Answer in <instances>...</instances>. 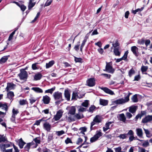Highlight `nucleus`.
Here are the masks:
<instances>
[{
    "label": "nucleus",
    "instance_id": "f704fd0d",
    "mask_svg": "<svg viewBox=\"0 0 152 152\" xmlns=\"http://www.w3.org/2000/svg\"><path fill=\"white\" fill-rule=\"evenodd\" d=\"M56 88L54 87L50 89L46 90L45 91V93H49L50 94H52L53 91L55 90Z\"/></svg>",
    "mask_w": 152,
    "mask_h": 152
},
{
    "label": "nucleus",
    "instance_id": "0eeeda50",
    "mask_svg": "<svg viewBox=\"0 0 152 152\" xmlns=\"http://www.w3.org/2000/svg\"><path fill=\"white\" fill-rule=\"evenodd\" d=\"M8 104L6 102H0V108L3 110L5 111L6 113L9 109V106L8 105Z\"/></svg>",
    "mask_w": 152,
    "mask_h": 152
},
{
    "label": "nucleus",
    "instance_id": "c9c22d12",
    "mask_svg": "<svg viewBox=\"0 0 152 152\" xmlns=\"http://www.w3.org/2000/svg\"><path fill=\"white\" fill-rule=\"evenodd\" d=\"M39 63H36L34 64H33L32 65V68L33 70H36L38 69L39 68L38 66V64Z\"/></svg>",
    "mask_w": 152,
    "mask_h": 152
},
{
    "label": "nucleus",
    "instance_id": "69168bd1",
    "mask_svg": "<svg viewBox=\"0 0 152 152\" xmlns=\"http://www.w3.org/2000/svg\"><path fill=\"white\" fill-rule=\"evenodd\" d=\"M23 11H24L26 8V7L23 5H20V6L19 7Z\"/></svg>",
    "mask_w": 152,
    "mask_h": 152
},
{
    "label": "nucleus",
    "instance_id": "5701e85b",
    "mask_svg": "<svg viewBox=\"0 0 152 152\" xmlns=\"http://www.w3.org/2000/svg\"><path fill=\"white\" fill-rule=\"evenodd\" d=\"M26 143L23 140L22 138L20 139L19 140L18 145L20 148H22Z\"/></svg>",
    "mask_w": 152,
    "mask_h": 152
},
{
    "label": "nucleus",
    "instance_id": "ea45409f",
    "mask_svg": "<svg viewBox=\"0 0 152 152\" xmlns=\"http://www.w3.org/2000/svg\"><path fill=\"white\" fill-rule=\"evenodd\" d=\"M143 130L147 137H149L151 136V133L150 131L148 129H146L143 128Z\"/></svg>",
    "mask_w": 152,
    "mask_h": 152
},
{
    "label": "nucleus",
    "instance_id": "4d7b16f0",
    "mask_svg": "<svg viewBox=\"0 0 152 152\" xmlns=\"http://www.w3.org/2000/svg\"><path fill=\"white\" fill-rule=\"evenodd\" d=\"M34 140L36 143L39 144L40 142V140L39 137L35 138Z\"/></svg>",
    "mask_w": 152,
    "mask_h": 152
},
{
    "label": "nucleus",
    "instance_id": "e433bc0d",
    "mask_svg": "<svg viewBox=\"0 0 152 152\" xmlns=\"http://www.w3.org/2000/svg\"><path fill=\"white\" fill-rule=\"evenodd\" d=\"M128 134H127V133L122 134L120 135L118 137L120 138L124 139L128 137Z\"/></svg>",
    "mask_w": 152,
    "mask_h": 152
},
{
    "label": "nucleus",
    "instance_id": "f3484780",
    "mask_svg": "<svg viewBox=\"0 0 152 152\" xmlns=\"http://www.w3.org/2000/svg\"><path fill=\"white\" fill-rule=\"evenodd\" d=\"M64 95L66 100L69 101L70 100V93L68 90H65L64 91Z\"/></svg>",
    "mask_w": 152,
    "mask_h": 152
},
{
    "label": "nucleus",
    "instance_id": "423d86ee",
    "mask_svg": "<svg viewBox=\"0 0 152 152\" xmlns=\"http://www.w3.org/2000/svg\"><path fill=\"white\" fill-rule=\"evenodd\" d=\"M127 134L129 135V140L130 142H132L133 140H135L136 139L139 141H142V140H141L138 138L135 139V137H134V132L133 131L130 130H129L128 132L127 133Z\"/></svg>",
    "mask_w": 152,
    "mask_h": 152
},
{
    "label": "nucleus",
    "instance_id": "49530a36",
    "mask_svg": "<svg viewBox=\"0 0 152 152\" xmlns=\"http://www.w3.org/2000/svg\"><path fill=\"white\" fill-rule=\"evenodd\" d=\"M96 107L94 105H91L89 108L88 111L90 112L93 113L95 110Z\"/></svg>",
    "mask_w": 152,
    "mask_h": 152
},
{
    "label": "nucleus",
    "instance_id": "a18cd8bd",
    "mask_svg": "<svg viewBox=\"0 0 152 152\" xmlns=\"http://www.w3.org/2000/svg\"><path fill=\"white\" fill-rule=\"evenodd\" d=\"M19 113L18 110L13 108L12 110V115L15 116V115Z\"/></svg>",
    "mask_w": 152,
    "mask_h": 152
},
{
    "label": "nucleus",
    "instance_id": "39448f33",
    "mask_svg": "<svg viewBox=\"0 0 152 152\" xmlns=\"http://www.w3.org/2000/svg\"><path fill=\"white\" fill-rule=\"evenodd\" d=\"M104 70L111 74H113L115 71V69L113 68L110 63H106L105 69Z\"/></svg>",
    "mask_w": 152,
    "mask_h": 152
},
{
    "label": "nucleus",
    "instance_id": "603ef678",
    "mask_svg": "<svg viewBox=\"0 0 152 152\" xmlns=\"http://www.w3.org/2000/svg\"><path fill=\"white\" fill-rule=\"evenodd\" d=\"M88 101L86 100L82 103V105L84 107H87L88 106Z\"/></svg>",
    "mask_w": 152,
    "mask_h": 152
},
{
    "label": "nucleus",
    "instance_id": "2eb2a0df",
    "mask_svg": "<svg viewBox=\"0 0 152 152\" xmlns=\"http://www.w3.org/2000/svg\"><path fill=\"white\" fill-rule=\"evenodd\" d=\"M112 123L111 122H109L105 124L103 128V131L105 132L108 129H110L113 126V125H111L110 127V125Z\"/></svg>",
    "mask_w": 152,
    "mask_h": 152
},
{
    "label": "nucleus",
    "instance_id": "7c9ffc66",
    "mask_svg": "<svg viewBox=\"0 0 152 152\" xmlns=\"http://www.w3.org/2000/svg\"><path fill=\"white\" fill-rule=\"evenodd\" d=\"M34 143L33 142L28 143L26 145L25 147L24 148L26 151H28L30 148V146L33 145Z\"/></svg>",
    "mask_w": 152,
    "mask_h": 152
},
{
    "label": "nucleus",
    "instance_id": "680f3d73",
    "mask_svg": "<svg viewBox=\"0 0 152 152\" xmlns=\"http://www.w3.org/2000/svg\"><path fill=\"white\" fill-rule=\"evenodd\" d=\"M96 123H97L96 122V121H94V120L93 119V121H92L91 123V126L90 127L91 130L94 129L93 128V126Z\"/></svg>",
    "mask_w": 152,
    "mask_h": 152
},
{
    "label": "nucleus",
    "instance_id": "e2e57ef3",
    "mask_svg": "<svg viewBox=\"0 0 152 152\" xmlns=\"http://www.w3.org/2000/svg\"><path fill=\"white\" fill-rule=\"evenodd\" d=\"M151 41L149 39H147L145 40V44L146 47H147L148 45L150 43Z\"/></svg>",
    "mask_w": 152,
    "mask_h": 152
},
{
    "label": "nucleus",
    "instance_id": "052dcab7",
    "mask_svg": "<svg viewBox=\"0 0 152 152\" xmlns=\"http://www.w3.org/2000/svg\"><path fill=\"white\" fill-rule=\"evenodd\" d=\"M138 42L141 45H143L145 42V40L142 39L140 40H138Z\"/></svg>",
    "mask_w": 152,
    "mask_h": 152
},
{
    "label": "nucleus",
    "instance_id": "bf43d9fd",
    "mask_svg": "<svg viewBox=\"0 0 152 152\" xmlns=\"http://www.w3.org/2000/svg\"><path fill=\"white\" fill-rule=\"evenodd\" d=\"M29 100L30 101V103L32 104L36 102L37 99L33 97H31L29 99Z\"/></svg>",
    "mask_w": 152,
    "mask_h": 152
},
{
    "label": "nucleus",
    "instance_id": "a878e982",
    "mask_svg": "<svg viewBox=\"0 0 152 152\" xmlns=\"http://www.w3.org/2000/svg\"><path fill=\"white\" fill-rule=\"evenodd\" d=\"M42 77V75L39 73L36 74L34 77V80H39Z\"/></svg>",
    "mask_w": 152,
    "mask_h": 152
},
{
    "label": "nucleus",
    "instance_id": "3c124183",
    "mask_svg": "<svg viewBox=\"0 0 152 152\" xmlns=\"http://www.w3.org/2000/svg\"><path fill=\"white\" fill-rule=\"evenodd\" d=\"M52 1V0H48L45 4V7L48 6L50 5Z\"/></svg>",
    "mask_w": 152,
    "mask_h": 152
},
{
    "label": "nucleus",
    "instance_id": "c03bdc74",
    "mask_svg": "<svg viewBox=\"0 0 152 152\" xmlns=\"http://www.w3.org/2000/svg\"><path fill=\"white\" fill-rule=\"evenodd\" d=\"M135 71L133 68L131 69L129 72V75L131 77L132 75L134 74Z\"/></svg>",
    "mask_w": 152,
    "mask_h": 152
},
{
    "label": "nucleus",
    "instance_id": "9b49d317",
    "mask_svg": "<svg viewBox=\"0 0 152 152\" xmlns=\"http://www.w3.org/2000/svg\"><path fill=\"white\" fill-rule=\"evenodd\" d=\"M50 100V98L47 95H45L42 97V101L45 104H48Z\"/></svg>",
    "mask_w": 152,
    "mask_h": 152
},
{
    "label": "nucleus",
    "instance_id": "09e8293b",
    "mask_svg": "<svg viewBox=\"0 0 152 152\" xmlns=\"http://www.w3.org/2000/svg\"><path fill=\"white\" fill-rule=\"evenodd\" d=\"M56 134L58 136H60L62 134L65 133V132L63 130H61V131H56Z\"/></svg>",
    "mask_w": 152,
    "mask_h": 152
},
{
    "label": "nucleus",
    "instance_id": "72a5a7b5",
    "mask_svg": "<svg viewBox=\"0 0 152 152\" xmlns=\"http://www.w3.org/2000/svg\"><path fill=\"white\" fill-rule=\"evenodd\" d=\"M114 53L115 55L116 56H120L121 53L119 51L118 49V48H115L113 50Z\"/></svg>",
    "mask_w": 152,
    "mask_h": 152
},
{
    "label": "nucleus",
    "instance_id": "aec40b11",
    "mask_svg": "<svg viewBox=\"0 0 152 152\" xmlns=\"http://www.w3.org/2000/svg\"><path fill=\"white\" fill-rule=\"evenodd\" d=\"M119 119L124 123H126V118L124 113H122L119 115Z\"/></svg>",
    "mask_w": 152,
    "mask_h": 152
},
{
    "label": "nucleus",
    "instance_id": "20e7f679",
    "mask_svg": "<svg viewBox=\"0 0 152 152\" xmlns=\"http://www.w3.org/2000/svg\"><path fill=\"white\" fill-rule=\"evenodd\" d=\"M18 76L21 80H26L28 77V73L24 70L21 69Z\"/></svg>",
    "mask_w": 152,
    "mask_h": 152
},
{
    "label": "nucleus",
    "instance_id": "ddd939ff",
    "mask_svg": "<svg viewBox=\"0 0 152 152\" xmlns=\"http://www.w3.org/2000/svg\"><path fill=\"white\" fill-rule=\"evenodd\" d=\"M101 89L105 93L111 95H113L114 94V92L113 91L106 87L101 88Z\"/></svg>",
    "mask_w": 152,
    "mask_h": 152
},
{
    "label": "nucleus",
    "instance_id": "de8ad7c7",
    "mask_svg": "<svg viewBox=\"0 0 152 152\" xmlns=\"http://www.w3.org/2000/svg\"><path fill=\"white\" fill-rule=\"evenodd\" d=\"M19 102L20 104L21 105H25L27 104V101L25 99H22L20 100Z\"/></svg>",
    "mask_w": 152,
    "mask_h": 152
},
{
    "label": "nucleus",
    "instance_id": "6e6d98bb",
    "mask_svg": "<svg viewBox=\"0 0 152 152\" xmlns=\"http://www.w3.org/2000/svg\"><path fill=\"white\" fill-rule=\"evenodd\" d=\"M142 145L144 147H147L149 145V143L147 141H145L142 144Z\"/></svg>",
    "mask_w": 152,
    "mask_h": 152
},
{
    "label": "nucleus",
    "instance_id": "6e6552de",
    "mask_svg": "<svg viewBox=\"0 0 152 152\" xmlns=\"http://www.w3.org/2000/svg\"><path fill=\"white\" fill-rule=\"evenodd\" d=\"M151 122H152V115H148L142 119L141 123H142L145 124Z\"/></svg>",
    "mask_w": 152,
    "mask_h": 152
},
{
    "label": "nucleus",
    "instance_id": "a19ab883",
    "mask_svg": "<svg viewBox=\"0 0 152 152\" xmlns=\"http://www.w3.org/2000/svg\"><path fill=\"white\" fill-rule=\"evenodd\" d=\"M132 101L134 102H136L138 101V99L137 97V94H135L133 96L132 98Z\"/></svg>",
    "mask_w": 152,
    "mask_h": 152
},
{
    "label": "nucleus",
    "instance_id": "774afa93",
    "mask_svg": "<svg viewBox=\"0 0 152 152\" xmlns=\"http://www.w3.org/2000/svg\"><path fill=\"white\" fill-rule=\"evenodd\" d=\"M138 152H146V150L142 148L139 147Z\"/></svg>",
    "mask_w": 152,
    "mask_h": 152
},
{
    "label": "nucleus",
    "instance_id": "0e129e2a",
    "mask_svg": "<svg viewBox=\"0 0 152 152\" xmlns=\"http://www.w3.org/2000/svg\"><path fill=\"white\" fill-rule=\"evenodd\" d=\"M40 15V13L39 12L37 13L36 15V16L34 20L32 21V22L33 23V22H35L36 20L38 18V17H39Z\"/></svg>",
    "mask_w": 152,
    "mask_h": 152
},
{
    "label": "nucleus",
    "instance_id": "b1692460",
    "mask_svg": "<svg viewBox=\"0 0 152 152\" xmlns=\"http://www.w3.org/2000/svg\"><path fill=\"white\" fill-rule=\"evenodd\" d=\"M7 97L10 100L12 99L11 102L12 100V98L14 96V93L12 91H10L7 93Z\"/></svg>",
    "mask_w": 152,
    "mask_h": 152
},
{
    "label": "nucleus",
    "instance_id": "1a4fd4ad",
    "mask_svg": "<svg viewBox=\"0 0 152 152\" xmlns=\"http://www.w3.org/2000/svg\"><path fill=\"white\" fill-rule=\"evenodd\" d=\"M63 113V111L62 110H59L57 112L56 115L54 116L53 119L56 121L59 120L61 117Z\"/></svg>",
    "mask_w": 152,
    "mask_h": 152
},
{
    "label": "nucleus",
    "instance_id": "58836bf2",
    "mask_svg": "<svg viewBox=\"0 0 152 152\" xmlns=\"http://www.w3.org/2000/svg\"><path fill=\"white\" fill-rule=\"evenodd\" d=\"M112 45L113 47L116 48V47L119 45V44L118 40H116L115 41H113V42Z\"/></svg>",
    "mask_w": 152,
    "mask_h": 152
},
{
    "label": "nucleus",
    "instance_id": "4c0bfd02",
    "mask_svg": "<svg viewBox=\"0 0 152 152\" xmlns=\"http://www.w3.org/2000/svg\"><path fill=\"white\" fill-rule=\"evenodd\" d=\"M148 69V67L147 66H142L141 68V71L142 73L146 72Z\"/></svg>",
    "mask_w": 152,
    "mask_h": 152
},
{
    "label": "nucleus",
    "instance_id": "7ed1b4c3",
    "mask_svg": "<svg viewBox=\"0 0 152 152\" xmlns=\"http://www.w3.org/2000/svg\"><path fill=\"white\" fill-rule=\"evenodd\" d=\"M102 135V133L101 130L97 131L96 134L90 139V142H94L96 141Z\"/></svg>",
    "mask_w": 152,
    "mask_h": 152
},
{
    "label": "nucleus",
    "instance_id": "79ce46f5",
    "mask_svg": "<svg viewBox=\"0 0 152 152\" xmlns=\"http://www.w3.org/2000/svg\"><path fill=\"white\" fill-rule=\"evenodd\" d=\"M74 116L75 117L78 119H80L84 117L83 114L81 115L79 114H76Z\"/></svg>",
    "mask_w": 152,
    "mask_h": 152
},
{
    "label": "nucleus",
    "instance_id": "9d476101",
    "mask_svg": "<svg viewBox=\"0 0 152 152\" xmlns=\"http://www.w3.org/2000/svg\"><path fill=\"white\" fill-rule=\"evenodd\" d=\"M95 80L94 78H91L89 79L87 81V83L88 85L89 86H94L95 84Z\"/></svg>",
    "mask_w": 152,
    "mask_h": 152
},
{
    "label": "nucleus",
    "instance_id": "bb28decb",
    "mask_svg": "<svg viewBox=\"0 0 152 152\" xmlns=\"http://www.w3.org/2000/svg\"><path fill=\"white\" fill-rule=\"evenodd\" d=\"M137 107L136 106H132L130 107L129 109V111L130 112L133 113L136 111Z\"/></svg>",
    "mask_w": 152,
    "mask_h": 152
},
{
    "label": "nucleus",
    "instance_id": "5fc2aeb1",
    "mask_svg": "<svg viewBox=\"0 0 152 152\" xmlns=\"http://www.w3.org/2000/svg\"><path fill=\"white\" fill-rule=\"evenodd\" d=\"M65 142L66 144H68L69 143H72L71 140L69 137L67 138L65 140Z\"/></svg>",
    "mask_w": 152,
    "mask_h": 152
},
{
    "label": "nucleus",
    "instance_id": "4468645a",
    "mask_svg": "<svg viewBox=\"0 0 152 152\" xmlns=\"http://www.w3.org/2000/svg\"><path fill=\"white\" fill-rule=\"evenodd\" d=\"M137 135L140 137L142 138L143 137V132L141 128H137L136 130Z\"/></svg>",
    "mask_w": 152,
    "mask_h": 152
},
{
    "label": "nucleus",
    "instance_id": "dca6fc26",
    "mask_svg": "<svg viewBox=\"0 0 152 152\" xmlns=\"http://www.w3.org/2000/svg\"><path fill=\"white\" fill-rule=\"evenodd\" d=\"M15 85L12 83H8L7 84V86L5 89L7 91L14 89Z\"/></svg>",
    "mask_w": 152,
    "mask_h": 152
},
{
    "label": "nucleus",
    "instance_id": "f8f14e48",
    "mask_svg": "<svg viewBox=\"0 0 152 152\" xmlns=\"http://www.w3.org/2000/svg\"><path fill=\"white\" fill-rule=\"evenodd\" d=\"M131 50L133 54L136 56H138L139 55L138 52V48L136 46H133L131 48Z\"/></svg>",
    "mask_w": 152,
    "mask_h": 152
},
{
    "label": "nucleus",
    "instance_id": "f03ea898",
    "mask_svg": "<svg viewBox=\"0 0 152 152\" xmlns=\"http://www.w3.org/2000/svg\"><path fill=\"white\" fill-rule=\"evenodd\" d=\"M132 93L129 92L124 99L121 98L116 100L114 101L113 103L114 104L117 105L124 104L129 102V96Z\"/></svg>",
    "mask_w": 152,
    "mask_h": 152
},
{
    "label": "nucleus",
    "instance_id": "473e14b6",
    "mask_svg": "<svg viewBox=\"0 0 152 152\" xmlns=\"http://www.w3.org/2000/svg\"><path fill=\"white\" fill-rule=\"evenodd\" d=\"M82 97H79L78 96L77 93L75 92H74L73 93L72 100L75 99L77 98H81Z\"/></svg>",
    "mask_w": 152,
    "mask_h": 152
},
{
    "label": "nucleus",
    "instance_id": "393cba45",
    "mask_svg": "<svg viewBox=\"0 0 152 152\" xmlns=\"http://www.w3.org/2000/svg\"><path fill=\"white\" fill-rule=\"evenodd\" d=\"M99 102L100 104L103 106L106 105L108 104V101L107 100L100 99Z\"/></svg>",
    "mask_w": 152,
    "mask_h": 152
},
{
    "label": "nucleus",
    "instance_id": "338daca9",
    "mask_svg": "<svg viewBox=\"0 0 152 152\" xmlns=\"http://www.w3.org/2000/svg\"><path fill=\"white\" fill-rule=\"evenodd\" d=\"M80 130H81V132H85L87 130V128L85 127H81L80 129Z\"/></svg>",
    "mask_w": 152,
    "mask_h": 152
},
{
    "label": "nucleus",
    "instance_id": "6ab92c4d",
    "mask_svg": "<svg viewBox=\"0 0 152 152\" xmlns=\"http://www.w3.org/2000/svg\"><path fill=\"white\" fill-rule=\"evenodd\" d=\"M94 121H96L97 123H100L102 120V118L101 116L99 115H96L94 118Z\"/></svg>",
    "mask_w": 152,
    "mask_h": 152
},
{
    "label": "nucleus",
    "instance_id": "412c9836",
    "mask_svg": "<svg viewBox=\"0 0 152 152\" xmlns=\"http://www.w3.org/2000/svg\"><path fill=\"white\" fill-rule=\"evenodd\" d=\"M31 89L37 93H42L43 92L42 90L39 87H33Z\"/></svg>",
    "mask_w": 152,
    "mask_h": 152
},
{
    "label": "nucleus",
    "instance_id": "864d4df0",
    "mask_svg": "<svg viewBox=\"0 0 152 152\" xmlns=\"http://www.w3.org/2000/svg\"><path fill=\"white\" fill-rule=\"evenodd\" d=\"M1 149L2 152H4L5 151V147L4 144L0 145Z\"/></svg>",
    "mask_w": 152,
    "mask_h": 152
},
{
    "label": "nucleus",
    "instance_id": "cd10ccee",
    "mask_svg": "<svg viewBox=\"0 0 152 152\" xmlns=\"http://www.w3.org/2000/svg\"><path fill=\"white\" fill-rule=\"evenodd\" d=\"M7 56H4L0 59V64H3L5 62L8 60Z\"/></svg>",
    "mask_w": 152,
    "mask_h": 152
},
{
    "label": "nucleus",
    "instance_id": "c756f323",
    "mask_svg": "<svg viewBox=\"0 0 152 152\" xmlns=\"http://www.w3.org/2000/svg\"><path fill=\"white\" fill-rule=\"evenodd\" d=\"M72 115H70L69 116L66 117V119L68 121L70 122L75 120V116Z\"/></svg>",
    "mask_w": 152,
    "mask_h": 152
},
{
    "label": "nucleus",
    "instance_id": "2f4dec72",
    "mask_svg": "<svg viewBox=\"0 0 152 152\" xmlns=\"http://www.w3.org/2000/svg\"><path fill=\"white\" fill-rule=\"evenodd\" d=\"M7 141V140L6 137L4 136V135H2L0 134V142Z\"/></svg>",
    "mask_w": 152,
    "mask_h": 152
},
{
    "label": "nucleus",
    "instance_id": "4be33fe9",
    "mask_svg": "<svg viewBox=\"0 0 152 152\" xmlns=\"http://www.w3.org/2000/svg\"><path fill=\"white\" fill-rule=\"evenodd\" d=\"M76 111V109L74 106H72L69 110L68 113L69 114L72 115H74Z\"/></svg>",
    "mask_w": 152,
    "mask_h": 152
},
{
    "label": "nucleus",
    "instance_id": "37998d69",
    "mask_svg": "<svg viewBox=\"0 0 152 152\" xmlns=\"http://www.w3.org/2000/svg\"><path fill=\"white\" fill-rule=\"evenodd\" d=\"M88 37L87 36H86L84 38V39L83 40V42L82 43L81 46H82V47H84V46L85 44V43L86 42L87 39H88Z\"/></svg>",
    "mask_w": 152,
    "mask_h": 152
},
{
    "label": "nucleus",
    "instance_id": "c85d7f7f",
    "mask_svg": "<svg viewBox=\"0 0 152 152\" xmlns=\"http://www.w3.org/2000/svg\"><path fill=\"white\" fill-rule=\"evenodd\" d=\"M55 63V61H51L49 62L48 63H46V68H49L52 66Z\"/></svg>",
    "mask_w": 152,
    "mask_h": 152
},
{
    "label": "nucleus",
    "instance_id": "f257e3e1",
    "mask_svg": "<svg viewBox=\"0 0 152 152\" xmlns=\"http://www.w3.org/2000/svg\"><path fill=\"white\" fill-rule=\"evenodd\" d=\"M53 96L55 101V103L56 105H59L64 100L62 93L59 91L54 92L53 94Z\"/></svg>",
    "mask_w": 152,
    "mask_h": 152
},
{
    "label": "nucleus",
    "instance_id": "13d9d810",
    "mask_svg": "<svg viewBox=\"0 0 152 152\" xmlns=\"http://www.w3.org/2000/svg\"><path fill=\"white\" fill-rule=\"evenodd\" d=\"M102 76H104V77H105L106 78H110L111 77V75H108L107 74H102L101 75Z\"/></svg>",
    "mask_w": 152,
    "mask_h": 152
},
{
    "label": "nucleus",
    "instance_id": "8fccbe9b",
    "mask_svg": "<svg viewBox=\"0 0 152 152\" xmlns=\"http://www.w3.org/2000/svg\"><path fill=\"white\" fill-rule=\"evenodd\" d=\"M128 53V51H126L125 52L123 56L121 58L122 60H126L127 58Z\"/></svg>",
    "mask_w": 152,
    "mask_h": 152
},
{
    "label": "nucleus",
    "instance_id": "a211bd4d",
    "mask_svg": "<svg viewBox=\"0 0 152 152\" xmlns=\"http://www.w3.org/2000/svg\"><path fill=\"white\" fill-rule=\"evenodd\" d=\"M43 126L46 130L48 132H50L51 128V126L49 123L46 122L44 124Z\"/></svg>",
    "mask_w": 152,
    "mask_h": 152
}]
</instances>
